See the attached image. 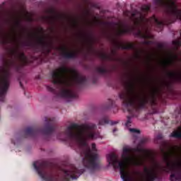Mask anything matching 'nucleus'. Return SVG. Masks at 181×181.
<instances>
[{"label":"nucleus","mask_w":181,"mask_h":181,"mask_svg":"<svg viewBox=\"0 0 181 181\" xmlns=\"http://www.w3.org/2000/svg\"><path fill=\"white\" fill-rule=\"evenodd\" d=\"M170 136L171 138H181V127L178 128V131L173 132Z\"/></svg>","instance_id":"11"},{"label":"nucleus","mask_w":181,"mask_h":181,"mask_svg":"<svg viewBox=\"0 0 181 181\" xmlns=\"http://www.w3.org/2000/svg\"><path fill=\"white\" fill-rule=\"evenodd\" d=\"M177 45H180V42H177Z\"/></svg>","instance_id":"32"},{"label":"nucleus","mask_w":181,"mask_h":181,"mask_svg":"<svg viewBox=\"0 0 181 181\" xmlns=\"http://www.w3.org/2000/svg\"><path fill=\"white\" fill-rule=\"evenodd\" d=\"M83 172H84V170H81V173H83Z\"/></svg>","instance_id":"34"},{"label":"nucleus","mask_w":181,"mask_h":181,"mask_svg":"<svg viewBox=\"0 0 181 181\" xmlns=\"http://www.w3.org/2000/svg\"><path fill=\"white\" fill-rule=\"evenodd\" d=\"M60 52H62V53H67V52H69V49H67V47H66L65 45L62 46L59 48Z\"/></svg>","instance_id":"15"},{"label":"nucleus","mask_w":181,"mask_h":181,"mask_svg":"<svg viewBox=\"0 0 181 181\" xmlns=\"http://www.w3.org/2000/svg\"><path fill=\"white\" fill-rule=\"evenodd\" d=\"M131 122H132L131 119L129 117H128L127 122L125 123V126L129 127Z\"/></svg>","instance_id":"22"},{"label":"nucleus","mask_w":181,"mask_h":181,"mask_svg":"<svg viewBox=\"0 0 181 181\" xmlns=\"http://www.w3.org/2000/svg\"><path fill=\"white\" fill-rule=\"evenodd\" d=\"M154 22H156V23H157V25H162V23H160L159 21H158V19L154 18Z\"/></svg>","instance_id":"26"},{"label":"nucleus","mask_w":181,"mask_h":181,"mask_svg":"<svg viewBox=\"0 0 181 181\" xmlns=\"http://www.w3.org/2000/svg\"><path fill=\"white\" fill-rule=\"evenodd\" d=\"M81 174H78V176H75V177H71L72 180H76V179H78V177H80Z\"/></svg>","instance_id":"24"},{"label":"nucleus","mask_w":181,"mask_h":181,"mask_svg":"<svg viewBox=\"0 0 181 181\" xmlns=\"http://www.w3.org/2000/svg\"><path fill=\"white\" fill-rule=\"evenodd\" d=\"M139 36H141V37H143L144 39L151 38V35L149 34V31H148L147 30H144V31H139Z\"/></svg>","instance_id":"10"},{"label":"nucleus","mask_w":181,"mask_h":181,"mask_svg":"<svg viewBox=\"0 0 181 181\" xmlns=\"http://www.w3.org/2000/svg\"><path fill=\"white\" fill-rule=\"evenodd\" d=\"M128 32H129L128 27H127V25H122L118 28L117 31V35H122L123 33H127Z\"/></svg>","instance_id":"9"},{"label":"nucleus","mask_w":181,"mask_h":181,"mask_svg":"<svg viewBox=\"0 0 181 181\" xmlns=\"http://www.w3.org/2000/svg\"><path fill=\"white\" fill-rule=\"evenodd\" d=\"M33 166H34L35 169L37 170V167L40 166V163L39 161H35L33 163Z\"/></svg>","instance_id":"19"},{"label":"nucleus","mask_w":181,"mask_h":181,"mask_svg":"<svg viewBox=\"0 0 181 181\" xmlns=\"http://www.w3.org/2000/svg\"><path fill=\"white\" fill-rule=\"evenodd\" d=\"M170 179L171 181H179V177L175 174H171L170 176Z\"/></svg>","instance_id":"16"},{"label":"nucleus","mask_w":181,"mask_h":181,"mask_svg":"<svg viewBox=\"0 0 181 181\" xmlns=\"http://www.w3.org/2000/svg\"><path fill=\"white\" fill-rule=\"evenodd\" d=\"M65 175H67L68 176H71L72 175H77V171L76 170L65 171Z\"/></svg>","instance_id":"14"},{"label":"nucleus","mask_w":181,"mask_h":181,"mask_svg":"<svg viewBox=\"0 0 181 181\" xmlns=\"http://www.w3.org/2000/svg\"><path fill=\"white\" fill-rule=\"evenodd\" d=\"M110 122L105 120V119H102L100 122V125H105V124H109Z\"/></svg>","instance_id":"20"},{"label":"nucleus","mask_w":181,"mask_h":181,"mask_svg":"<svg viewBox=\"0 0 181 181\" xmlns=\"http://www.w3.org/2000/svg\"><path fill=\"white\" fill-rule=\"evenodd\" d=\"M115 124H117L115 122L111 123L112 125H115Z\"/></svg>","instance_id":"29"},{"label":"nucleus","mask_w":181,"mask_h":181,"mask_svg":"<svg viewBox=\"0 0 181 181\" xmlns=\"http://www.w3.org/2000/svg\"><path fill=\"white\" fill-rule=\"evenodd\" d=\"M129 132H132V134H140L139 130L135 129H129Z\"/></svg>","instance_id":"18"},{"label":"nucleus","mask_w":181,"mask_h":181,"mask_svg":"<svg viewBox=\"0 0 181 181\" xmlns=\"http://www.w3.org/2000/svg\"><path fill=\"white\" fill-rule=\"evenodd\" d=\"M20 59L22 60V62H26V57H25V54H21Z\"/></svg>","instance_id":"21"},{"label":"nucleus","mask_w":181,"mask_h":181,"mask_svg":"<svg viewBox=\"0 0 181 181\" xmlns=\"http://www.w3.org/2000/svg\"><path fill=\"white\" fill-rule=\"evenodd\" d=\"M171 62V59L168 62H165V64H169V62Z\"/></svg>","instance_id":"31"},{"label":"nucleus","mask_w":181,"mask_h":181,"mask_svg":"<svg viewBox=\"0 0 181 181\" xmlns=\"http://www.w3.org/2000/svg\"><path fill=\"white\" fill-rule=\"evenodd\" d=\"M71 129V128L69 127L68 128V131H70Z\"/></svg>","instance_id":"33"},{"label":"nucleus","mask_w":181,"mask_h":181,"mask_svg":"<svg viewBox=\"0 0 181 181\" xmlns=\"http://www.w3.org/2000/svg\"><path fill=\"white\" fill-rule=\"evenodd\" d=\"M70 136L76 139L80 145H86L88 139L94 138V134L83 126H78L75 132L70 134Z\"/></svg>","instance_id":"3"},{"label":"nucleus","mask_w":181,"mask_h":181,"mask_svg":"<svg viewBox=\"0 0 181 181\" xmlns=\"http://www.w3.org/2000/svg\"><path fill=\"white\" fill-rule=\"evenodd\" d=\"M162 0H153L154 4L160 2ZM163 6L169 12H171L177 18V19H181V9L179 10L175 4V0H165L163 3Z\"/></svg>","instance_id":"5"},{"label":"nucleus","mask_w":181,"mask_h":181,"mask_svg":"<svg viewBox=\"0 0 181 181\" xmlns=\"http://www.w3.org/2000/svg\"><path fill=\"white\" fill-rule=\"evenodd\" d=\"M163 160L166 163V168L173 173L179 174L181 172V147L178 150L173 149L174 158L170 161L172 153L163 152Z\"/></svg>","instance_id":"2"},{"label":"nucleus","mask_w":181,"mask_h":181,"mask_svg":"<svg viewBox=\"0 0 181 181\" xmlns=\"http://www.w3.org/2000/svg\"><path fill=\"white\" fill-rule=\"evenodd\" d=\"M62 95L64 97L71 98V97H73V92L70 90H64V92L62 93Z\"/></svg>","instance_id":"12"},{"label":"nucleus","mask_w":181,"mask_h":181,"mask_svg":"<svg viewBox=\"0 0 181 181\" xmlns=\"http://www.w3.org/2000/svg\"><path fill=\"white\" fill-rule=\"evenodd\" d=\"M30 132H32V129H31V127H28L26 130V133L27 134H30Z\"/></svg>","instance_id":"27"},{"label":"nucleus","mask_w":181,"mask_h":181,"mask_svg":"<svg viewBox=\"0 0 181 181\" xmlns=\"http://www.w3.org/2000/svg\"><path fill=\"white\" fill-rule=\"evenodd\" d=\"M39 42H40V43H43V42H45V38L43 37H41L39 39Z\"/></svg>","instance_id":"28"},{"label":"nucleus","mask_w":181,"mask_h":181,"mask_svg":"<svg viewBox=\"0 0 181 181\" xmlns=\"http://www.w3.org/2000/svg\"><path fill=\"white\" fill-rule=\"evenodd\" d=\"M40 176H42V173H39Z\"/></svg>","instance_id":"35"},{"label":"nucleus","mask_w":181,"mask_h":181,"mask_svg":"<svg viewBox=\"0 0 181 181\" xmlns=\"http://www.w3.org/2000/svg\"><path fill=\"white\" fill-rule=\"evenodd\" d=\"M132 16L133 18H136V21H134L136 25H138L139 22H144V21H146L145 17H144V16H142V14L138 11L133 13Z\"/></svg>","instance_id":"8"},{"label":"nucleus","mask_w":181,"mask_h":181,"mask_svg":"<svg viewBox=\"0 0 181 181\" xmlns=\"http://www.w3.org/2000/svg\"><path fill=\"white\" fill-rule=\"evenodd\" d=\"M96 152L95 144H92L91 150L85 152V158H83V167L88 169H95L97 168L98 155H97Z\"/></svg>","instance_id":"4"},{"label":"nucleus","mask_w":181,"mask_h":181,"mask_svg":"<svg viewBox=\"0 0 181 181\" xmlns=\"http://www.w3.org/2000/svg\"><path fill=\"white\" fill-rule=\"evenodd\" d=\"M52 83L54 84H63L64 86H73L80 83V75L74 69H67L62 66L52 72Z\"/></svg>","instance_id":"1"},{"label":"nucleus","mask_w":181,"mask_h":181,"mask_svg":"<svg viewBox=\"0 0 181 181\" xmlns=\"http://www.w3.org/2000/svg\"><path fill=\"white\" fill-rule=\"evenodd\" d=\"M172 77H173L174 78H175V77H177L178 78H181V74L180 73H173L172 74Z\"/></svg>","instance_id":"17"},{"label":"nucleus","mask_w":181,"mask_h":181,"mask_svg":"<svg viewBox=\"0 0 181 181\" xmlns=\"http://www.w3.org/2000/svg\"><path fill=\"white\" fill-rule=\"evenodd\" d=\"M100 58L103 59V60H110V57L108 56V54L105 52H101L100 54Z\"/></svg>","instance_id":"13"},{"label":"nucleus","mask_w":181,"mask_h":181,"mask_svg":"<svg viewBox=\"0 0 181 181\" xmlns=\"http://www.w3.org/2000/svg\"><path fill=\"white\" fill-rule=\"evenodd\" d=\"M142 9L143 11H148L149 9V6H144Z\"/></svg>","instance_id":"23"},{"label":"nucleus","mask_w":181,"mask_h":181,"mask_svg":"<svg viewBox=\"0 0 181 181\" xmlns=\"http://www.w3.org/2000/svg\"><path fill=\"white\" fill-rule=\"evenodd\" d=\"M127 94L130 104H142L145 102V97L139 93H136L134 90V85L132 84H130L127 88Z\"/></svg>","instance_id":"6"},{"label":"nucleus","mask_w":181,"mask_h":181,"mask_svg":"<svg viewBox=\"0 0 181 181\" xmlns=\"http://www.w3.org/2000/svg\"><path fill=\"white\" fill-rule=\"evenodd\" d=\"M8 87H9V71L4 69L1 72V81L0 82V100L4 98Z\"/></svg>","instance_id":"7"},{"label":"nucleus","mask_w":181,"mask_h":181,"mask_svg":"<svg viewBox=\"0 0 181 181\" xmlns=\"http://www.w3.org/2000/svg\"><path fill=\"white\" fill-rule=\"evenodd\" d=\"M113 132L115 133V132H117V129H113Z\"/></svg>","instance_id":"30"},{"label":"nucleus","mask_w":181,"mask_h":181,"mask_svg":"<svg viewBox=\"0 0 181 181\" xmlns=\"http://www.w3.org/2000/svg\"><path fill=\"white\" fill-rule=\"evenodd\" d=\"M66 57H68L69 59L74 57V53L67 54Z\"/></svg>","instance_id":"25"}]
</instances>
